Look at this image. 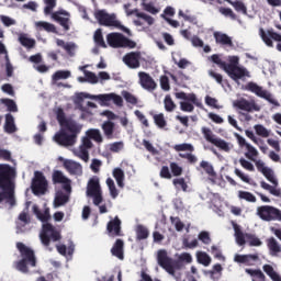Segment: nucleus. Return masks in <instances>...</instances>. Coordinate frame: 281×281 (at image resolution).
Masks as SVG:
<instances>
[{
    "label": "nucleus",
    "mask_w": 281,
    "mask_h": 281,
    "mask_svg": "<svg viewBox=\"0 0 281 281\" xmlns=\"http://www.w3.org/2000/svg\"><path fill=\"white\" fill-rule=\"evenodd\" d=\"M44 3L46 7L44 8V13L45 14H52V11L54 8H56V0H44Z\"/></svg>",
    "instance_id": "obj_64"
},
{
    "label": "nucleus",
    "mask_w": 281,
    "mask_h": 281,
    "mask_svg": "<svg viewBox=\"0 0 281 281\" xmlns=\"http://www.w3.org/2000/svg\"><path fill=\"white\" fill-rule=\"evenodd\" d=\"M135 14V16H137L138 19H143V21H145V23H147V25H153L155 23V19L144 12H139L138 9H134L131 12L127 11V16H131Z\"/></svg>",
    "instance_id": "obj_33"
},
{
    "label": "nucleus",
    "mask_w": 281,
    "mask_h": 281,
    "mask_svg": "<svg viewBox=\"0 0 281 281\" xmlns=\"http://www.w3.org/2000/svg\"><path fill=\"white\" fill-rule=\"evenodd\" d=\"M256 134L259 135V137H269V131L265 125H255Z\"/></svg>",
    "instance_id": "obj_63"
},
{
    "label": "nucleus",
    "mask_w": 281,
    "mask_h": 281,
    "mask_svg": "<svg viewBox=\"0 0 281 281\" xmlns=\"http://www.w3.org/2000/svg\"><path fill=\"white\" fill-rule=\"evenodd\" d=\"M104 137L108 139H117V132H115V123L113 121H105L101 125Z\"/></svg>",
    "instance_id": "obj_23"
},
{
    "label": "nucleus",
    "mask_w": 281,
    "mask_h": 281,
    "mask_svg": "<svg viewBox=\"0 0 281 281\" xmlns=\"http://www.w3.org/2000/svg\"><path fill=\"white\" fill-rule=\"evenodd\" d=\"M173 149L177 153H184L186 150H188L189 153H194V146H192V144H188V143L175 145Z\"/></svg>",
    "instance_id": "obj_51"
},
{
    "label": "nucleus",
    "mask_w": 281,
    "mask_h": 281,
    "mask_svg": "<svg viewBox=\"0 0 281 281\" xmlns=\"http://www.w3.org/2000/svg\"><path fill=\"white\" fill-rule=\"evenodd\" d=\"M139 85L145 91L153 93L157 89V81L150 77L148 72L140 71L138 72Z\"/></svg>",
    "instance_id": "obj_17"
},
{
    "label": "nucleus",
    "mask_w": 281,
    "mask_h": 281,
    "mask_svg": "<svg viewBox=\"0 0 281 281\" xmlns=\"http://www.w3.org/2000/svg\"><path fill=\"white\" fill-rule=\"evenodd\" d=\"M106 41L110 47L117 49L120 47H127L128 49H135L137 43L124 36L122 33H110L106 35Z\"/></svg>",
    "instance_id": "obj_8"
},
{
    "label": "nucleus",
    "mask_w": 281,
    "mask_h": 281,
    "mask_svg": "<svg viewBox=\"0 0 281 281\" xmlns=\"http://www.w3.org/2000/svg\"><path fill=\"white\" fill-rule=\"evenodd\" d=\"M0 102L2 104H5L10 113H16V111H19V108L16 106V102H14V100L12 99H1Z\"/></svg>",
    "instance_id": "obj_49"
},
{
    "label": "nucleus",
    "mask_w": 281,
    "mask_h": 281,
    "mask_svg": "<svg viewBox=\"0 0 281 281\" xmlns=\"http://www.w3.org/2000/svg\"><path fill=\"white\" fill-rule=\"evenodd\" d=\"M234 106L246 113H252V111H260V105L256 104V101H248L247 99H239L234 102Z\"/></svg>",
    "instance_id": "obj_19"
},
{
    "label": "nucleus",
    "mask_w": 281,
    "mask_h": 281,
    "mask_svg": "<svg viewBox=\"0 0 281 281\" xmlns=\"http://www.w3.org/2000/svg\"><path fill=\"white\" fill-rule=\"evenodd\" d=\"M172 183L176 190H182L183 192H188V183L184 178H176L172 180Z\"/></svg>",
    "instance_id": "obj_47"
},
{
    "label": "nucleus",
    "mask_w": 281,
    "mask_h": 281,
    "mask_svg": "<svg viewBox=\"0 0 281 281\" xmlns=\"http://www.w3.org/2000/svg\"><path fill=\"white\" fill-rule=\"evenodd\" d=\"M224 1H226V3H229V5H233L236 12H241V14H247V7L243 1L240 0H237V1L224 0Z\"/></svg>",
    "instance_id": "obj_40"
},
{
    "label": "nucleus",
    "mask_w": 281,
    "mask_h": 281,
    "mask_svg": "<svg viewBox=\"0 0 281 281\" xmlns=\"http://www.w3.org/2000/svg\"><path fill=\"white\" fill-rule=\"evenodd\" d=\"M239 58L238 56L229 57V64L226 61V70L225 72L234 82H238V80H243L245 76H248V71L246 68L238 66Z\"/></svg>",
    "instance_id": "obj_7"
},
{
    "label": "nucleus",
    "mask_w": 281,
    "mask_h": 281,
    "mask_svg": "<svg viewBox=\"0 0 281 281\" xmlns=\"http://www.w3.org/2000/svg\"><path fill=\"white\" fill-rule=\"evenodd\" d=\"M113 177L119 188H124V170H122V168H115L113 170Z\"/></svg>",
    "instance_id": "obj_43"
},
{
    "label": "nucleus",
    "mask_w": 281,
    "mask_h": 281,
    "mask_svg": "<svg viewBox=\"0 0 281 281\" xmlns=\"http://www.w3.org/2000/svg\"><path fill=\"white\" fill-rule=\"evenodd\" d=\"M5 133H16V125L14 124V116L10 113L5 114V123H4Z\"/></svg>",
    "instance_id": "obj_34"
},
{
    "label": "nucleus",
    "mask_w": 281,
    "mask_h": 281,
    "mask_svg": "<svg viewBox=\"0 0 281 281\" xmlns=\"http://www.w3.org/2000/svg\"><path fill=\"white\" fill-rule=\"evenodd\" d=\"M122 95H123L125 102H127L128 104H133V106H135L137 104V97H135L133 93H131L126 90H123Z\"/></svg>",
    "instance_id": "obj_54"
},
{
    "label": "nucleus",
    "mask_w": 281,
    "mask_h": 281,
    "mask_svg": "<svg viewBox=\"0 0 281 281\" xmlns=\"http://www.w3.org/2000/svg\"><path fill=\"white\" fill-rule=\"evenodd\" d=\"M15 223L18 227H25L32 223V217L30 216V202L26 203V207L19 214Z\"/></svg>",
    "instance_id": "obj_25"
},
{
    "label": "nucleus",
    "mask_w": 281,
    "mask_h": 281,
    "mask_svg": "<svg viewBox=\"0 0 281 281\" xmlns=\"http://www.w3.org/2000/svg\"><path fill=\"white\" fill-rule=\"evenodd\" d=\"M56 120L61 126V128H66V131H69L70 135H75V137H78L80 135V131H82V126L78 124L74 119H67L65 115V110L63 108H58L56 111Z\"/></svg>",
    "instance_id": "obj_6"
},
{
    "label": "nucleus",
    "mask_w": 281,
    "mask_h": 281,
    "mask_svg": "<svg viewBox=\"0 0 281 281\" xmlns=\"http://www.w3.org/2000/svg\"><path fill=\"white\" fill-rule=\"evenodd\" d=\"M150 236V232L148 228L142 224L137 225L136 227V240H146Z\"/></svg>",
    "instance_id": "obj_37"
},
{
    "label": "nucleus",
    "mask_w": 281,
    "mask_h": 281,
    "mask_svg": "<svg viewBox=\"0 0 281 281\" xmlns=\"http://www.w3.org/2000/svg\"><path fill=\"white\" fill-rule=\"evenodd\" d=\"M111 254L115 256V258H119V260H124V240L116 239L111 248Z\"/></svg>",
    "instance_id": "obj_30"
},
{
    "label": "nucleus",
    "mask_w": 281,
    "mask_h": 281,
    "mask_svg": "<svg viewBox=\"0 0 281 281\" xmlns=\"http://www.w3.org/2000/svg\"><path fill=\"white\" fill-rule=\"evenodd\" d=\"M87 136L88 138L97 142V144H102L104 142V139L102 138V133H100V130H89L87 132Z\"/></svg>",
    "instance_id": "obj_44"
},
{
    "label": "nucleus",
    "mask_w": 281,
    "mask_h": 281,
    "mask_svg": "<svg viewBox=\"0 0 281 281\" xmlns=\"http://www.w3.org/2000/svg\"><path fill=\"white\" fill-rule=\"evenodd\" d=\"M209 76L211 78H213L217 82V85H221L222 87H224V85H223L224 82H225V85H227V79H223V75H221L214 70H210Z\"/></svg>",
    "instance_id": "obj_56"
},
{
    "label": "nucleus",
    "mask_w": 281,
    "mask_h": 281,
    "mask_svg": "<svg viewBox=\"0 0 281 281\" xmlns=\"http://www.w3.org/2000/svg\"><path fill=\"white\" fill-rule=\"evenodd\" d=\"M218 12H221L223 16H228L229 19H232V21H236L238 19L236 13H234V11L231 8L221 7L218 9Z\"/></svg>",
    "instance_id": "obj_57"
},
{
    "label": "nucleus",
    "mask_w": 281,
    "mask_h": 281,
    "mask_svg": "<svg viewBox=\"0 0 281 281\" xmlns=\"http://www.w3.org/2000/svg\"><path fill=\"white\" fill-rule=\"evenodd\" d=\"M93 148V142L88 136H85L79 146V157L82 161H89V150Z\"/></svg>",
    "instance_id": "obj_20"
},
{
    "label": "nucleus",
    "mask_w": 281,
    "mask_h": 281,
    "mask_svg": "<svg viewBox=\"0 0 281 281\" xmlns=\"http://www.w3.org/2000/svg\"><path fill=\"white\" fill-rule=\"evenodd\" d=\"M64 168L69 175H82V165L74 160H65Z\"/></svg>",
    "instance_id": "obj_28"
},
{
    "label": "nucleus",
    "mask_w": 281,
    "mask_h": 281,
    "mask_svg": "<svg viewBox=\"0 0 281 281\" xmlns=\"http://www.w3.org/2000/svg\"><path fill=\"white\" fill-rule=\"evenodd\" d=\"M83 74L86 76V79L79 77V82H90V85H98V76H95V72L85 70Z\"/></svg>",
    "instance_id": "obj_39"
},
{
    "label": "nucleus",
    "mask_w": 281,
    "mask_h": 281,
    "mask_svg": "<svg viewBox=\"0 0 281 281\" xmlns=\"http://www.w3.org/2000/svg\"><path fill=\"white\" fill-rule=\"evenodd\" d=\"M100 192H102V188L100 187V178L94 176L88 181L86 194L87 196H92L93 194H98Z\"/></svg>",
    "instance_id": "obj_24"
},
{
    "label": "nucleus",
    "mask_w": 281,
    "mask_h": 281,
    "mask_svg": "<svg viewBox=\"0 0 281 281\" xmlns=\"http://www.w3.org/2000/svg\"><path fill=\"white\" fill-rule=\"evenodd\" d=\"M182 245L184 249H196L199 247V239L195 238L190 241V238H184Z\"/></svg>",
    "instance_id": "obj_58"
},
{
    "label": "nucleus",
    "mask_w": 281,
    "mask_h": 281,
    "mask_svg": "<svg viewBox=\"0 0 281 281\" xmlns=\"http://www.w3.org/2000/svg\"><path fill=\"white\" fill-rule=\"evenodd\" d=\"M33 214L41 221L43 224L42 232L40 234L41 243L44 247H49L52 243H58L60 240V232L54 227V225L47 223L52 220V215L49 214V209H45L44 212H41L38 205H33Z\"/></svg>",
    "instance_id": "obj_2"
},
{
    "label": "nucleus",
    "mask_w": 281,
    "mask_h": 281,
    "mask_svg": "<svg viewBox=\"0 0 281 281\" xmlns=\"http://www.w3.org/2000/svg\"><path fill=\"white\" fill-rule=\"evenodd\" d=\"M201 133L204 139H206L210 144H213V146H216V148H220V150H224V153H229V150H232L229 143H227L225 139L216 137L210 127H202Z\"/></svg>",
    "instance_id": "obj_9"
},
{
    "label": "nucleus",
    "mask_w": 281,
    "mask_h": 281,
    "mask_svg": "<svg viewBox=\"0 0 281 281\" xmlns=\"http://www.w3.org/2000/svg\"><path fill=\"white\" fill-rule=\"evenodd\" d=\"M257 216L267 223H271V221H281V211L271 205H261L257 207Z\"/></svg>",
    "instance_id": "obj_10"
},
{
    "label": "nucleus",
    "mask_w": 281,
    "mask_h": 281,
    "mask_svg": "<svg viewBox=\"0 0 281 281\" xmlns=\"http://www.w3.org/2000/svg\"><path fill=\"white\" fill-rule=\"evenodd\" d=\"M35 27L38 32H52L53 34L56 33V26L49 22L38 21L35 22Z\"/></svg>",
    "instance_id": "obj_35"
},
{
    "label": "nucleus",
    "mask_w": 281,
    "mask_h": 281,
    "mask_svg": "<svg viewBox=\"0 0 281 281\" xmlns=\"http://www.w3.org/2000/svg\"><path fill=\"white\" fill-rule=\"evenodd\" d=\"M149 115L153 116L154 123L158 128H166V126H168V122L166 121L164 113L154 114L150 112Z\"/></svg>",
    "instance_id": "obj_36"
},
{
    "label": "nucleus",
    "mask_w": 281,
    "mask_h": 281,
    "mask_svg": "<svg viewBox=\"0 0 281 281\" xmlns=\"http://www.w3.org/2000/svg\"><path fill=\"white\" fill-rule=\"evenodd\" d=\"M157 262L159 267L167 271L169 276H172V278H175L176 281H181V272H177L181 271V267H183V265L180 263V261L170 258L168 256V252L161 249L158 250L157 252Z\"/></svg>",
    "instance_id": "obj_3"
},
{
    "label": "nucleus",
    "mask_w": 281,
    "mask_h": 281,
    "mask_svg": "<svg viewBox=\"0 0 281 281\" xmlns=\"http://www.w3.org/2000/svg\"><path fill=\"white\" fill-rule=\"evenodd\" d=\"M164 104H165V110L168 113H172V111L177 109V104L175 103V101H172V97H170V94H167L165 97Z\"/></svg>",
    "instance_id": "obj_46"
},
{
    "label": "nucleus",
    "mask_w": 281,
    "mask_h": 281,
    "mask_svg": "<svg viewBox=\"0 0 281 281\" xmlns=\"http://www.w3.org/2000/svg\"><path fill=\"white\" fill-rule=\"evenodd\" d=\"M261 175H263V177H266L267 180L270 181V183H272L271 186L266 181H261L260 187L262 188V190H267L273 196H281L280 189L276 188L278 186V179H276V176L273 175V169L268 167Z\"/></svg>",
    "instance_id": "obj_11"
},
{
    "label": "nucleus",
    "mask_w": 281,
    "mask_h": 281,
    "mask_svg": "<svg viewBox=\"0 0 281 281\" xmlns=\"http://www.w3.org/2000/svg\"><path fill=\"white\" fill-rule=\"evenodd\" d=\"M106 232L109 236L115 238L116 236H124L122 233V220L119 216H115L106 225Z\"/></svg>",
    "instance_id": "obj_18"
},
{
    "label": "nucleus",
    "mask_w": 281,
    "mask_h": 281,
    "mask_svg": "<svg viewBox=\"0 0 281 281\" xmlns=\"http://www.w3.org/2000/svg\"><path fill=\"white\" fill-rule=\"evenodd\" d=\"M196 258L198 262H200V265H204V267H209L210 262H212V258H210V255H207V252L198 251Z\"/></svg>",
    "instance_id": "obj_45"
},
{
    "label": "nucleus",
    "mask_w": 281,
    "mask_h": 281,
    "mask_svg": "<svg viewBox=\"0 0 281 281\" xmlns=\"http://www.w3.org/2000/svg\"><path fill=\"white\" fill-rule=\"evenodd\" d=\"M262 269L265 273H267V276H269V278L272 279V281H281V276L278 272H276V270L273 269V266L263 265Z\"/></svg>",
    "instance_id": "obj_38"
},
{
    "label": "nucleus",
    "mask_w": 281,
    "mask_h": 281,
    "mask_svg": "<svg viewBox=\"0 0 281 281\" xmlns=\"http://www.w3.org/2000/svg\"><path fill=\"white\" fill-rule=\"evenodd\" d=\"M16 249L20 251L22 258L16 262L15 267L18 271H21V273H30L27 265H30V267H36V255L34 254V250L21 241L16 243Z\"/></svg>",
    "instance_id": "obj_4"
},
{
    "label": "nucleus",
    "mask_w": 281,
    "mask_h": 281,
    "mask_svg": "<svg viewBox=\"0 0 281 281\" xmlns=\"http://www.w3.org/2000/svg\"><path fill=\"white\" fill-rule=\"evenodd\" d=\"M259 34L268 47H273V41H276V43H281V34L276 32L273 29H269L267 31H265V29H260Z\"/></svg>",
    "instance_id": "obj_15"
},
{
    "label": "nucleus",
    "mask_w": 281,
    "mask_h": 281,
    "mask_svg": "<svg viewBox=\"0 0 281 281\" xmlns=\"http://www.w3.org/2000/svg\"><path fill=\"white\" fill-rule=\"evenodd\" d=\"M176 98L178 100H184L186 102H192V104H194L199 109H203V103H201V101H199V99H196V94H194V93L188 94V93L181 91V92L176 93Z\"/></svg>",
    "instance_id": "obj_27"
},
{
    "label": "nucleus",
    "mask_w": 281,
    "mask_h": 281,
    "mask_svg": "<svg viewBox=\"0 0 281 281\" xmlns=\"http://www.w3.org/2000/svg\"><path fill=\"white\" fill-rule=\"evenodd\" d=\"M234 260L238 265H246L247 267H254L258 260H260V257L258 254L254 255H235Z\"/></svg>",
    "instance_id": "obj_21"
},
{
    "label": "nucleus",
    "mask_w": 281,
    "mask_h": 281,
    "mask_svg": "<svg viewBox=\"0 0 281 281\" xmlns=\"http://www.w3.org/2000/svg\"><path fill=\"white\" fill-rule=\"evenodd\" d=\"M123 63H125V65L130 67V69H137L139 67V53L132 52L126 54L123 57Z\"/></svg>",
    "instance_id": "obj_26"
},
{
    "label": "nucleus",
    "mask_w": 281,
    "mask_h": 281,
    "mask_svg": "<svg viewBox=\"0 0 281 281\" xmlns=\"http://www.w3.org/2000/svg\"><path fill=\"white\" fill-rule=\"evenodd\" d=\"M66 203H69V195H67L65 193H59L56 195V198H55L56 207H60V206L65 205Z\"/></svg>",
    "instance_id": "obj_53"
},
{
    "label": "nucleus",
    "mask_w": 281,
    "mask_h": 281,
    "mask_svg": "<svg viewBox=\"0 0 281 281\" xmlns=\"http://www.w3.org/2000/svg\"><path fill=\"white\" fill-rule=\"evenodd\" d=\"M198 238L203 243V245H210L212 243V237H210V233L207 231L200 232Z\"/></svg>",
    "instance_id": "obj_61"
},
{
    "label": "nucleus",
    "mask_w": 281,
    "mask_h": 281,
    "mask_svg": "<svg viewBox=\"0 0 281 281\" xmlns=\"http://www.w3.org/2000/svg\"><path fill=\"white\" fill-rule=\"evenodd\" d=\"M19 41L23 47L26 49H33L36 46V41L34 38L26 37L25 35H20Z\"/></svg>",
    "instance_id": "obj_42"
},
{
    "label": "nucleus",
    "mask_w": 281,
    "mask_h": 281,
    "mask_svg": "<svg viewBox=\"0 0 281 281\" xmlns=\"http://www.w3.org/2000/svg\"><path fill=\"white\" fill-rule=\"evenodd\" d=\"M93 41L98 47L106 48V43L104 42V36L102 35V29H98L94 32Z\"/></svg>",
    "instance_id": "obj_41"
},
{
    "label": "nucleus",
    "mask_w": 281,
    "mask_h": 281,
    "mask_svg": "<svg viewBox=\"0 0 281 281\" xmlns=\"http://www.w3.org/2000/svg\"><path fill=\"white\" fill-rule=\"evenodd\" d=\"M213 36L217 45H227L228 47H232L234 45V42H232V37H229V35L225 33L214 32Z\"/></svg>",
    "instance_id": "obj_31"
},
{
    "label": "nucleus",
    "mask_w": 281,
    "mask_h": 281,
    "mask_svg": "<svg viewBox=\"0 0 281 281\" xmlns=\"http://www.w3.org/2000/svg\"><path fill=\"white\" fill-rule=\"evenodd\" d=\"M87 99L100 100L101 102H113L116 106H124V99L115 93L93 95L87 92H80L76 95L75 104H82V102Z\"/></svg>",
    "instance_id": "obj_5"
},
{
    "label": "nucleus",
    "mask_w": 281,
    "mask_h": 281,
    "mask_svg": "<svg viewBox=\"0 0 281 281\" xmlns=\"http://www.w3.org/2000/svg\"><path fill=\"white\" fill-rule=\"evenodd\" d=\"M53 182L63 183V188L66 192H71V180L63 173L60 170L53 172Z\"/></svg>",
    "instance_id": "obj_22"
},
{
    "label": "nucleus",
    "mask_w": 281,
    "mask_h": 281,
    "mask_svg": "<svg viewBox=\"0 0 281 281\" xmlns=\"http://www.w3.org/2000/svg\"><path fill=\"white\" fill-rule=\"evenodd\" d=\"M200 168H203L206 175H209V177H216V171H214V166H212L207 161L202 160L200 162Z\"/></svg>",
    "instance_id": "obj_52"
},
{
    "label": "nucleus",
    "mask_w": 281,
    "mask_h": 281,
    "mask_svg": "<svg viewBox=\"0 0 281 281\" xmlns=\"http://www.w3.org/2000/svg\"><path fill=\"white\" fill-rule=\"evenodd\" d=\"M267 247L270 251V256H278V254H281V245L278 243L276 237H270L267 239Z\"/></svg>",
    "instance_id": "obj_32"
},
{
    "label": "nucleus",
    "mask_w": 281,
    "mask_h": 281,
    "mask_svg": "<svg viewBox=\"0 0 281 281\" xmlns=\"http://www.w3.org/2000/svg\"><path fill=\"white\" fill-rule=\"evenodd\" d=\"M235 238H236L237 245H239L240 247H243V245H245V243H246L245 234L243 233V231H240V228H238L237 225H235Z\"/></svg>",
    "instance_id": "obj_55"
},
{
    "label": "nucleus",
    "mask_w": 281,
    "mask_h": 281,
    "mask_svg": "<svg viewBox=\"0 0 281 281\" xmlns=\"http://www.w3.org/2000/svg\"><path fill=\"white\" fill-rule=\"evenodd\" d=\"M246 91L256 93L258 98H263V100H267L270 104H273L274 106H280V103L276 101V99L271 98V93L262 90V87L258 86L256 82H248L246 85Z\"/></svg>",
    "instance_id": "obj_13"
},
{
    "label": "nucleus",
    "mask_w": 281,
    "mask_h": 281,
    "mask_svg": "<svg viewBox=\"0 0 281 281\" xmlns=\"http://www.w3.org/2000/svg\"><path fill=\"white\" fill-rule=\"evenodd\" d=\"M212 63L218 66L220 69H223L224 71L226 70V61L221 59V56L218 54H214L211 56Z\"/></svg>",
    "instance_id": "obj_60"
},
{
    "label": "nucleus",
    "mask_w": 281,
    "mask_h": 281,
    "mask_svg": "<svg viewBox=\"0 0 281 281\" xmlns=\"http://www.w3.org/2000/svg\"><path fill=\"white\" fill-rule=\"evenodd\" d=\"M246 238L250 247H260L262 245L260 238L256 237L255 235L246 234Z\"/></svg>",
    "instance_id": "obj_59"
},
{
    "label": "nucleus",
    "mask_w": 281,
    "mask_h": 281,
    "mask_svg": "<svg viewBox=\"0 0 281 281\" xmlns=\"http://www.w3.org/2000/svg\"><path fill=\"white\" fill-rule=\"evenodd\" d=\"M16 172L10 165H0V203L7 201L11 207L16 205L14 198V177Z\"/></svg>",
    "instance_id": "obj_1"
},
{
    "label": "nucleus",
    "mask_w": 281,
    "mask_h": 281,
    "mask_svg": "<svg viewBox=\"0 0 281 281\" xmlns=\"http://www.w3.org/2000/svg\"><path fill=\"white\" fill-rule=\"evenodd\" d=\"M54 139L59 146H75L76 142H78V137L74 134H68L65 131H60L59 133L55 134Z\"/></svg>",
    "instance_id": "obj_16"
},
{
    "label": "nucleus",
    "mask_w": 281,
    "mask_h": 281,
    "mask_svg": "<svg viewBox=\"0 0 281 281\" xmlns=\"http://www.w3.org/2000/svg\"><path fill=\"white\" fill-rule=\"evenodd\" d=\"M238 199L247 201L248 203H256V195L249 191H238Z\"/></svg>",
    "instance_id": "obj_50"
},
{
    "label": "nucleus",
    "mask_w": 281,
    "mask_h": 281,
    "mask_svg": "<svg viewBox=\"0 0 281 281\" xmlns=\"http://www.w3.org/2000/svg\"><path fill=\"white\" fill-rule=\"evenodd\" d=\"M63 14H68L66 11H57L52 14V19L59 23L66 32H69V18H64Z\"/></svg>",
    "instance_id": "obj_29"
},
{
    "label": "nucleus",
    "mask_w": 281,
    "mask_h": 281,
    "mask_svg": "<svg viewBox=\"0 0 281 281\" xmlns=\"http://www.w3.org/2000/svg\"><path fill=\"white\" fill-rule=\"evenodd\" d=\"M32 192L33 194H45L47 190V179L41 171L34 172V178L32 180Z\"/></svg>",
    "instance_id": "obj_14"
},
{
    "label": "nucleus",
    "mask_w": 281,
    "mask_h": 281,
    "mask_svg": "<svg viewBox=\"0 0 281 281\" xmlns=\"http://www.w3.org/2000/svg\"><path fill=\"white\" fill-rule=\"evenodd\" d=\"M94 19H97L99 25H104L105 27H122V23L117 21L115 14H109L104 10L94 12Z\"/></svg>",
    "instance_id": "obj_12"
},
{
    "label": "nucleus",
    "mask_w": 281,
    "mask_h": 281,
    "mask_svg": "<svg viewBox=\"0 0 281 281\" xmlns=\"http://www.w3.org/2000/svg\"><path fill=\"white\" fill-rule=\"evenodd\" d=\"M170 222L172 225H175V228L177 232H183V227H186V224L181 222L179 217H170Z\"/></svg>",
    "instance_id": "obj_62"
},
{
    "label": "nucleus",
    "mask_w": 281,
    "mask_h": 281,
    "mask_svg": "<svg viewBox=\"0 0 281 281\" xmlns=\"http://www.w3.org/2000/svg\"><path fill=\"white\" fill-rule=\"evenodd\" d=\"M71 78V71L69 70H58L53 75V80L56 82L58 80H67Z\"/></svg>",
    "instance_id": "obj_48"
}]
</instances>
